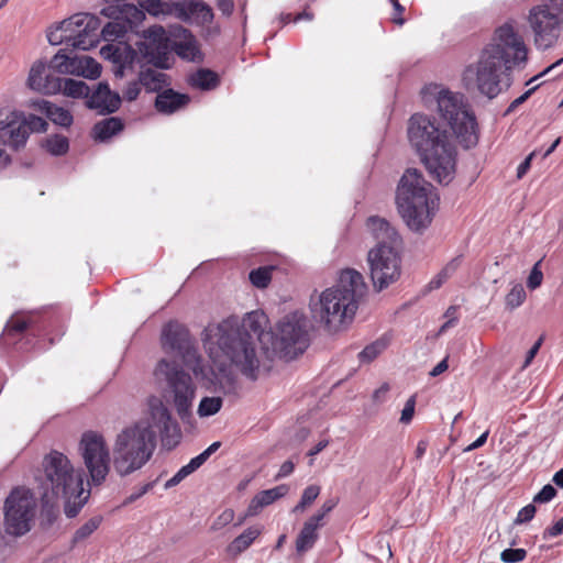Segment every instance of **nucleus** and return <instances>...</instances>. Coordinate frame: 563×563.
<instances>
[{
	"label": "nucleus",
	"mask_w": 563,
	"mask_h": 563,
	"mask_svg": "<svg viewBox=\"0 0 563 563\" xmlns=\"http://www.w3.org/2000/svg\"><path fill=\"white\" fill-rule=\"evenodd\" d=\"M37 500L26 488L13 489L4 501V530L13 537L26 534L34 522Z\"/></svg>",
	"instance_id": "obj_14"
},
{
	"label": "nucleus",
	"mask_w": 563,
	"mask_h": 563,
	"mask_svg": "<svg viewBox=\"0 0 563 563\" xmlns=\"http://www.w3.org/2000/svg\"><path fill=\"white\" fill-rule=\"evenodd\" d=\"M106 3L100 11L101 15L110 19L99 32L107 42H115L123 38L134 25L141 24L145 20V14L133 3H126L122 0H102Z\"/></svg>",
	"instance_id": "obj_18"
},
{
	"label": "nucleus",
	"mask_w": 563,
	"mask_h": 563,
	"mask_svg": "<svg viewBox=\"0 0 563 563\" xmlns=\"http://www.w3.org/2000/svg\"><path fill=\"white\" fill-rule=\"evenodd\" d=\"M122 129L123 124L120 119L108 118L95 124L92 132L96 140L107 141L121 132Z\"/></svg>",
	"instance_id": "obj_35"
},
{
	"label": "nucleus",
	"mask_w": 563,
	"mask_h": 563,
	"mask_svg": "<svg viewBox=\"0 0 563 563\" xmlns=\"http://www.w3.org/2000/svg\"><path fill=\"white\" fill-rule=\"evenodd\" d=\"M540 265H541V261H538L533 265V267H532V269L530 272V275H529L528 280H527V286L530 289H536V288L540 287L541 284H542L543 274L541 272Z\"/></svg>",
	"instance_id": "obj_48"
},
{
	"label": "nucleus",
	"mask_w": 563,
	"mask_h": 563,
	"mask_svg": "<svg viewBox=\"0 0 563 563\" xmlns=\"http://www.w3.org/2000/svg\"><path fill=\"white\" fill-rule=\"evenodd\" d=\"M188 82L194 88L211 90L219 85V76L210 69L200 68L189 76Z\"/></svg>",
	"instance_id": "obj_33"
},
{
	"label": "nucleus",
	"mask_w": 563,
	"mask_h": 563,
	"mask_svg": "<svg viewBox=\"0 0 563 563\" xmlns=\"http://www.w3.org/2000/svg\"><path fill=\"white\" fill-rule=\"evenodd\" d=\"M142 84L140 82V78L131 80L126 84L125 88L122 91V96L128 101H134L139 98L141 90H142Z\"/></svg>",
	"instance_id": "obj_47"
},
{
	"label": "nucleus",
	"mask_w": 563,
	"mask_h": 563,
	"mask_svg": "<svg viewBox=\"0 0 563 563\" xmlns=\"http://www.w3.org/2000/svg\"><path fill=\"white\" fill-rule=\"evenodd\" d=\"M26 84L30 89L44 95H54L60 90V78L48 75L47 65L41 59L32 64Z\"/></svg>",
	"instance_id": "obj_20"
},
{
	"label": "nucleus",
	"mask_w": 563,
	"mask_h": 563,
	"mask_svg": "<svg viewBox=\"0 0 563 563\" xmlns=\"http://www.w3.org/2000/svg\"><path fill=\"white\" fill-rule=\"evenodd\" d=\"M223 405L221 397H203L197 408V413L200 418H208L217 415Z\"/></svg>",
	"instance_id": "obj_39"
},
{
	"label": "nucleus",
	"mask_w": 563,
	"mask_h": 563,
	"mask_svg": "<svg viewBox=\"0 0 563 563\" xmlns=\"http://www.w3.org/2000/svg\"><path fill=\"white\" fill-rule=\"evenodd\" d=\"M386 349V343L377 340L367 346H365L358 354V358L361 362L369 363L375 360L384 350Z\"/></svg>",
	"instance_id": "obj_41"
},
{
	"label": "nucleus",
	"mask_w": 563,
	"mask_h": 563,
	"mask_svg": "<svg viewBox=\"0 0 563 563\" xmlns=\"http://www.w3.org/2000/svg\"><path fill=\"white\" fill-rule=\"evenodd\" d=\"M190 98L188 95L178 93L173 89L161 91L155 100V108L158 112L170 114L186 107Z\"/></svg>",
	"instance_id": "obj_28"
},
{
	"label": "nucleus",
	"mask_w": 563,
	"mask_h": 563,
	"mask_svg": "<svg viewBox=\"0 0 563 563\" xmlns=\"http://www.w3.org/2000/svg\"><path fill=\"white\" fill-rule=\"evenodd\" d=\"M400 246L376 245L367 255L374 287L383 290L396 283L401 275Z\"/></svg>",
	"instance_id": "obj_19"
},
{
	"label": "nucleus",
	"mask_w": 563,
	"mask_h": 563,
	"mask_svg": "<svg viewBox=\"0 0 563 563\" xmlns=\"http://www.w3.org/2000/svg\"><path fill=\"white\" fill-rule=\"evenodd\" d=\"M220 446V442H213L203 452L191 459L188 464L184 465L172 478L165 483V489H169L178 485L187 476L198 470Z\"/></svg>",
	"instance_id": "obj_27"
},
{
	"label": "nucleus",
	"mask_w": 563,
	"mask_h": 563,
	"mask_svg": "<svg viewBox=\"0 0 563 563\" xmlns=\"http://www.w3.org/2000/svg\"><path fill=\"white\" fill-rule=\"evenodd\" d=\"M537 87H532L531 89L527 90L525 93H522L520 97H518L517 99H515L510 106L508 107L507 109V113L508 112H511L514 111L517 107H519L520 104H522L529 97L530 95L536 90Z\"/></svg>",
	"instance_id": "obj_60"
},
{
	"label": "nucleus",
	"mask_w": 563,
	"mask_h": 563,
	"mask_svg": "<svg viewBox=\"0 0 563 563\" xmlns=\"http://www.w3.org/2000/svg\"><path fill=\"white\" fill-rule=\"evenodd\" d=\"M27 322L24 319L11 320L5 329L7 334H19L27 329Z\"/></svg>",
	"instance_id": "obj_55"
},
{
	"label": "nucleus",
	"mask_w": 563,
	"mask_h": 563,
	"mask_svg": "<svg viewBox=\"0 0 563 563\" xmlns=\"http://www.w3.org/2000/svg\"><path fill=\"white\" fill-rule=\"evenodd\" d=\"M173 51L181 59L192 63H200L203 55L196 37L186 29H180L179 37L173 43Z\"/></svg>",
	"instance_id": "obj_24"
},
{
	"label": "nucleus",
	"mask_w": 563,
	"mask_h": 563,
	"mask_svg": "<svg viewBox=\"0 0 563 563\" xmlns=\"http://www.w3.org/2000/svg\"><path fill=\"white\" fill-rule=\"evenodd\" d=\"M365 292L363 275L355 269H344L335 285L310 296L311 318L327 331L339 332L353 321Z\"/></svg>",
	"instance_id": "obj_4"
},
{
	"label": "nucleus",
	"mask_w": 563,
	"mask_h": 563,
	"mask_svg": "<svg viewBox=\"0 0 563 563\" xmlns=\"http://www.w3.org/2000/svg\"><path fill=\"white\" fill-rule=\"evenodd\" d=\"M389 389V385L387 383H384L373 393V400L376 402H383L386 399Z\"/></svg>",
	"instance_id": "obj_59"
},
{
	"label": "nucleus",
	"mask_w": 563,
	"mask_h": 563,
	"mask_svg": "<svg viewBox=\"0 0 563 563\" xmlns=\"http://www.w3.org/2000/svg\"><path fill=\"white\" fill-rule=\"evenodd\" d=\"M389 2L391 3L393 8H394V13H393V22L398 24V25H402L405 23V19L401 16L405 8L399 3L398 0H389Z\"/></svg>",
	"instance_id": "obj_57"
},
{
	"label": "nucleus",
	"mask_w": 563,
	"mask_h": 563,
	"mask_svg": "<svg viewBox=\"0 0 563 563\" xmlns=\"http://www.w3.org/2000/svg\"><path fill=\"white\" fill-rule=\"evenodd\" d=\"M78 450L93 485H101L111 467L110 450L104 437L97 431L82 433Z\"/></svg>",
	"instance_id": "obj_17"
},
{
	"label": "nucleus",
	"mask_w": 563,
	"mask_h": 563,
	"mask_svg": "<svg viewBox=\"0 0 563 563\" xmlns=\"http://www.w3.org/2000/svg\"><path fill=\"white\" fill-rule=\"evenodd\" d=\"M308 345V320L305 313L292 311L283 317L275 333V347L280 356L292 360L302 354Z\"/></svg>",
	"instance_id": "obj_15"
},
{
	"label": "nucleus",
	"mask_w": 563,
	"mask_h": 563,
	"mask_svg": "<svg viewBox=\"0 0 563 563\" xmlns=\"http://www.w3.org/2000/svg\"><path fill=\"white\" fill-rule=\"evenodd\" d=\"M295 470V464L291 462V461H285L278 473L276 474V479H280V478H284L288 475H290Z\"/></svg>",
	"instance_id": "obj_61"
},
{
	"label": "nucleus",
	"mask_w": 563,
	"mask_h": 563,
	"mask_svg": "<svg viewBox=\"0 0 563 563\" xmlns=\"http://www.w3.org/2000/svg\"><path fill=\"white\" fill-rule=\"evenodd\" d=\"M444 317L448 320L440 328V333L445 332L448 328L452 327L457 321V308L455 306L449 307L444 313Z\"/></svg>",
	"instance_id": "obj_56"
},
{
	"label": "nucleus",
	"mask_w": 563,
	"mask_h": 563,
	"mask_svg": "<svg viewBox=\"0 0 563 563\" xmlns=\"http://www.w3.org/2000/svg\"><path fill=\"white\" fill-rule=\"evenodd\" d=\"M534 155H536V152L530 153L525 158V161L518 166V168H517V178L518 179H521L527 174V172L530 169L531 162H532Z\"/></svg>",
	"instance_id": "obj_58"
},
{
	"label": "nucleus",
	"mask_w": 563,
	"mask_h": 563,
	"mask_svg": "<svg viewBox=\"0 0 563 563\" xmlns=\"http://www.w3.org/2000/svg\"><path fill=\"white\" fill-rule=\"evenodd\" d=\"M235 517V512L231 508L224 509L212 522L210 529L218 531L230 525Z\"/></svg>",
	"instance_id": "obj_46"
},
{
	"label": "nucleus",
	"mask_w": 563,
	"mask_h": 563,
	"mask_svg": "<svg viewBox=\"0 0 563 563\" xmlns=\"http://www.w3.org/2000/svg\"><path fill=\"white\" fill-rule=\"evenodd\" d=\"M527 558V551L525 549H506L500 553V560L504 563H519L525 561Z\"/></svg>",
	"instance_id": "obj_45"
},
{
	"label": "nucleus",
	"mask_w": 563,
	"mask_h": 563,
	"mask_svg": "<svg viewBox=\"0 0 563 563\" xmlns=\"http://www.w3.org/2000/svg\"><path fill=\"white\" fill-rule=\"evenodd\" d=\"M415 407H416V398L415 396H411L405 404L404 409L401 410L400 416V422L408 424L415 415Z\"/></svg>",
	"instance_id": "obj_52"
},
{
	"label": "nucleus",
	"mask_w": 563,
	"mask_h": 563,
	"mask_svg": "<svg viewBox=\"0 0 563 563\" xmlns=\"http://www.w3.org/2000/svg\"><path fill=\"white\" fill-rule=\"evenodd\" d=\"M262 532L263 527L260 525L246 528L242 533L235 537L227 547L228 554L233 558L239 556L254 543V541L262 534Z\"/></svg>",
	"instance_id": "obj_29"
},
{
	"label": "nucleus",
	"mask_w": 563,
	"mask_h": 563,
	"mask_svg": "<svg viewBox=\"0 0 563 563\" xmlns=\"http://www.w3.org/2000/svg\"><path fill=\"white\" fill-rule=\"evenodd\" d=\"M407 135L430 176L440 184H450L455 175L456 151L448 131L435 119L415 113L408 121Z\"/></svg>",
	"instance_id": "obj_5"
},
{
	"label": "nucleus",
	"mask_w": 563,
	"mask_h": 563,
	"mask_svg": "<svg viewBox=\"0 0 563 563\" xmlns=\"http://www.w3.org/2000/svg\"><path fill=\"white\" fill-rule=\"evenodd\" d=\"M528 24L538 49L553 47L563 30V0H543L530 8Z\"/></svg>",
	"instance_id": "obj_12"
},
{
	"label": "nucleus",
	"mask_w": 563,
	"mask_h": 563,
	"mask_svg": "<svg viewBox=\"0 0 563 563\" xmlns=\"http://www.w3.org/2000/svg\"><path fill=\"white\" fill-rule=\"evenodd\" d=\"M526 299V291L522 285L516 284L506 296V306L515 309L523 303Z\"/></svg>",
	"instance_id": "obj_43"
},
{
	"label": "nucleus",
	"mask_w": 563,
	"mask_h": 563,
	"mask_svg": "<svg viewBox=\"0 0 563 563\" xmlns=\"http://www.w3.org/2000/svg\"><path fill=\"white\" fill-rule=\"evenodd\" d=\"M440 197L423 175L408 168L399 180L396 194L398 212L409 230L422 233L432 223Z\"/></svg>",
	"instance_id": "obj_6"
},
{
	"label": "nucleus",
	"mask_w": 563,
	"mask_h": 563,
	"mask_svg": "<svg viewBox=\"0 0 563 563\" xmlns=\"http://www.w3.org/2000/svg\"><path fill=\"white\" fill-rule=\"evenodd\" d=\"M33 104L36 109L44 112L53 123L64 128H68L71 125L73 115L68 110L44 99H40L35 101Z\"/></svg>",
	"instance_id": "obj_31"
},
{
	"label": "nucleus",
	"mask_w": 563,
	"mask_h": 563,
	"mask_svg": "<svg viewBox=\"0 0 563 563\" xmlns=\"http://www.w3.org/2000/svg\"><path fill=\"white\" fill-rule=\"evenodd\" d=\"M563 533V517L552 526L547 527L542 532V539L549 540Z\"/></svg>",
	"instance_id": "obj_53"
},
{
	"label": "nucleus",
	"mask_w": 563,
	"mask_h": 563,
	"mask_svg": "<svg viewBox=\"0 0 563 563\" xmlns=\"http://www.w3.org/2000/svg\"><path fill=\"white\" fill-rule=\"evenodd\" d=\"M536 511H537V509L533 504H529V505L525 506L523 508H521L519 510V512L515 519V523L521 525V523L531 521L536 515Z\"/></svg>",
	"instance_id": "obj_51"
},
{
	"label": "nucleus",
	"mask_w": 563,
	"mask_h": 563,
	"mask_svg": "<svg viewBox=\"0 0 563 563\" xmlns=\"http://www.w3.org/2000/svg\"><path fill=\"white\" fill-rule=\"evenodd\" d=\"M288 492V485L282 484L257 493L250 501L245 517H253L258 515L264 507H267L276 500L285 497Z\"/></svg>",
	"instance_id": "obj_26"
},
{
	"label": "nucleus",
	"mask_w": 563,
	"mask_h": 563,
	"mask_svg": "<svg viewBox=\"0 0 563 563\" xmlns=\"http://www.w3.org/2000/svg\"><path fill=\"white\" fill-rule=\"evenodd\" d=\"M161 344L165 353L179 357L196 377H207L202 358L184 324L178 321L167 322L162 329Z\"/></svg>",
	"instance_id": "obj_13"
},
{
	"label": "nucleus",
	"mask_w": 563,
	"mask_h": 563,
	"mask_svg": "<svg viewBox=\"0 0 563 563\" xmlns=\"http://www.w3.org/2000/svg\"><path fill=\"white\" fill-rule=\"evenodd\" d=\"M439 115L448 122L460 143L468 148L478 142V125L464 95L440 89L435 96Z\"/></svg>",
	"instance_id": "obj_9"
},
{
	"label": "nucleus",
	"mask_w": 563,
	"mask_h": 563,
	"mask_svg": "<svg viewBox=\"0 0 563 563\" xmlns=\"http://www.w3.org/2000/svg\"><path fill=\"white\" fill-rule=\"evenodd\" d=\"M137 9L144 14L147 12L152 16L174 15L175 2H165L163 0H136Z\"/></svg>",
	"instance_id": "obj_34"
},
{
	"label": "nucleus",
	"mask_w": 563,
	"mask_h": 563,
	"mask_svg": "<svg viewBox=\"0 0 563 563\" xmlns=\"http://www.w3.org/2000/svg\"><path fill=\"white\" fill-rule=\"evenodd\" d=\"M527 59L528 48L523 38L511 24L505 23L495 31L478 60L466 66L463 82L466 88L474 87L489 99L496 98L503 85L510 86L508 71L525 66Z\"/></svg>",
	"instance_id": "obj_2"
},
{
	"label": "nucleus",
	"mask_w": 563,
	"mask_h": 563,
	"mask_svg": "<svg viewBox=\"0 0 563 563\" xmlns=\"http://www.w3.org/2000/svg\"><path fill=\"white\" fill-rule=\"evenodd\" d=\"M323 526V523L313 522L311 518H309L302 526L296 538V551L298 554H303L307 551L311 550L316 544L319 533L318 530Z\"/></svg>",
	"instance_id": "obj_30"
},
{
	"label": "nucleus",
	"mask_w": 563,
	"mask_h": 563,
	"mask_svg": "<svg viewBox=\"0 0 563 563\" xmlns=\"http://www.w3.org/2000/svg\"><path fill=\"white\" fill-rule=\"evenodd\" d=\"M366 231L377 245L401 246V238L397 230L384 218L372 216L366 220Z\"/></svg>",
	"instance_id": "obj_21"
},
{
	"label": "nucleus",
	"mask_w": 563,
	"mask_h": 563,
	"mask_svg": "<svg viewBox=\"0 0 563 563\" xmlns=\"http://www.w3.org/2000/svg\"><path fill=\"white\" fill-rule=\"evenodd\" d=\"M78 56L67 54L59 49L51 59L48 67L60 75H76L78 73Z\"/></svg>",
	"instance_id": "obj_32"
},
{
	"label": "nucleus",
	"mask_w": 563,
	"mask_h": 563,
	"mask_svg": "<svg viewBox=\"0 0 563 563\" xmlns=\"http://www.w3.org/2000/svg\"><path fill=\"white\" fill-rule=\"evenodd\" d=\"M336 504H338V501L333 498L327 499L322 504L320 509L314 515H312L310 518L312 519L313 522L322 523L323 518L334 509Z\"/></svg>",
	"instance_id": "obj_50"
},
{
	"label": "nucleus",
	"mask_w": 563,
	"mask_h": 563,
	"mask_svg": "<svg viewBox=\"0 0 563 563\" xmlns=\"http://www.w3.org/2000/svg\"><path fill=\"white\" fill-rule=\"evenodd\" d=\"M140 65L139 78L146 92H158L169 85L168 76L161 71V68H152L146 62L136 63Z\"/></svg>",
	"instance_id": "obj_25"
},
{
	"label": "nucleus",
	"mask_w": 563,
	"mask_h": 563,
	"mask_svg": "<svg viewBox=\"0 0 563 563\" xmlns=\"http://www.w3.org/2000/svg\"><path fill=\"white\" fill-rule=\"evenodd\" d=\"M272 279V269L269 267H260L250 273L251 283L257 288H265Z\"/></svg>",
	"instance_id": "obj_42"
},
{
	"label": "nucleus",
	"mask_w": 563,
	"mask_h": 563,
	"mask_svg": "<svg viewBox=\"0 0 563 563\" xmlns=\"http://www.w3.org/2000/svg\"><path fill=\"white\" fill-rule=\"evenodd\" d=\"M12 163V156L8 148L0 142V168H5Z\"/></svg>",
	"instance_id": "obj_62"
},
{
	"label": "nucleus",
	"mask_w": 563,
	"mask_h": 563,
	"mask_svg": "<svg viewBox=\"0 0 563 563\" xmlns=\"http://www.w3.org/2000/svg\"><path fill=\"white\" fill-rule=\"evenodd\" d=\"M320 490V486L309 485L303 489L300 500L310 506L318 498Z\"/></svg>",
	"instance_id": "obj_54"
},
{
	"label": "nucleus",
	"mask_w": 563,
	"mask_h": 563,
	"mask_svg": "<svg viewBox=\"0 0 563 563\" xmlns=\"http://www.w3.org/2000/svg\"><path fill=\"white\" fill-rule=\"evenodd\" d=\"M121 98L119 93L112 92L108 84L100 82L95 91L88 96L87 106L100 113H111L119 109Z\"/></svg>",
	"instance_id": "obj_23"
},
{
	"label": "nucleus",
	"mask_w": 563,
	"mask_h": 563,
	"mask_svg": "<svg viewBox=\"0 0 563 563\" xmlns=\"http://www.w3.org/2000/svg\"><path fill=\"white\" fill-rule=\"evenodd\" d=\"M144 41L136 43V48L125 42L109 43L101 47L100 54L113 64L117 78L133 71L135 63L146 62L157 68L168 67L167 51L169 37L162 25H152L142 32Z\"/></svg>",
	"instance_id": "obj_7"
},
{
	"label": "nucleus",
	"mask_w": 563,
	"mask_h": 563,
	"mask_svg": "<svg viewBox=\"0 0 563 563\" xmlns=\"http://www.w3.org/2000/svg\"><path fill=\"white\" fill-rule=\"evenodd\" d=\"M541 343H542V339H539L533 345L532 347L528 351L527 355H526V361H525V364H523V367H527L530 365V363L532 362V360L534 358V356L537 355L540 346H541Z\"/></svg>",
	"instance_id": "obj_63"
},
{
	"label": "nucleus",
	"mask_w": 563,
	"mask_h": 563,
	"mask_svg": "<svg viewBox=\"0 0 563 563\" xmlns=\"http://www.w3.org/2000/svg\"><path fill=\"white\" fill-rule=\"evenodd\" d=\"M172 419L161 399L151 398L148 415L123 428L115 437L113 467L120 476L141 470L152 459L156 448V432L167 433Z\"/></svg>",
	"instance_id": "obj_3"
},
{
	"label": "nucleus",
	"mask_w": 563,
	"mask_h": 563,
	"mask_svg": "<svg viewBox=\"0 0 563 563\" xmlns=\"http://www.w3.org/2000/svg\"><path fill=\"white\" fill-rule=\"evenodd\" d=\"M100 20L87 12H78L52 24L46 31L52 45L66 43L75 48L88 51L99 44Z\"/></svg>",
	"instance_id": "obj_10"
},
{
	"label": "nucleus",
	"mask_w": 563,
	"mask_h": 563,
	"mask_svg": "<svg viewBox=\"0 0 563 563\" xmlns=\"http://www.w3.org/2000/svg\"><path fill=\"white\" fill-rule=\"evenodd\" d=\"M47 122L35 114H26L13 107L0 108V142L8 152H20L25 148L32 133L45 132Z\"/></svg>",
	"instance_id": "obj_11"
},
{
	"label": "nucleus",
	"mask_w": 563,
	"mask_h": 563,
	"mask_svg": "<svg viewBox=\"0 0 563 563\" xmlns=\"http://www.w3.org/2000/svg\"><path fill=\"white\" fill-rule=\"evenodd\" d=\"M459 261L453 260L450 262L429 283L431 289H437L456 271Z\"/></svg>",
	"instance_id": "obj_44"
},
{
	"label": "nucleus",
	"mask_w": 563,
	"mask_h": 563,
	"mask_svg": "<svg viewBox=\"0 0 563 563\" xmlns=\"http://www.w3.org/2000/svg\"><path fill=\"white\" fill-rule=\"evenodd\" d=\"M175 16L184 22L196 21L198 23H210L213 19L209 5L196 0H181L175 2Z\"/></svg>",
	"instance_id": "obj_22"
},
{
	"label": "nucleus",
	"mask_w": 563,
	"mask_h": 563,
	"mask_svg": "<svg viewBox=\"0 0 563 563\" xmlns=\"http://www.w3.org/2000/svg\"><path fill=\"white\" fill-rule=\"evenodd\" d=\"M155 375L167 382L173 396V404L181 420L191 416L192 401L196 397V385L191 376L167 360H161L155 368Z\"/></svg>",
	"instance_id": "obj_16"
},
{
	"label": "nucleus",
	"mask_w": 563,
	"mask_h": 563,
	"mask_svg": "<svg viewBox=\"0 0 563 563\" xmlns=\"http://www.w3.org/2000/svg\"><path fill=\"white\" fill-rule=\"evenodd\" d=\"M44 147L52 155L58 156L68 151L69 143L66 136L56 134L46 139Z\"/></svg>",
	"instance_id": "obj_40"
},
{
	"label": "nucleus",
	"mask_w": 563,
	"mask_h": 563,
	"mask_svg": "<svg viewBox=\"0 0 563 563\" xmlns=\"http://www.w3.org/2000/svg\"><path fill=\"white\" fill-rule=\"evenodd\" d=\"M556 494H558L556 489L551 484H547L533 497V503H536V504L549 503L556 496Z\"/></svg>",
	"instance_id": "obj_49"
},
{
	"label": "nucleus",
	"mask_w": 563,
	"mask_h": 563,
	"mask_svg": "<svg viewBox=\"0 0 563 563\" xmlns=\"http://www.w3.org/2000/svg\"><path fill=\"white\" fill-rule=\"evenodd\" d=\"M268 323L266 313L258 309L245 313L242 320L230 316L205 328L201 338L203 347L212 362L213 379L222 388L234 384L231 365H235L246 377L256 378L260 361L252 335L261 340Z\"/></svg>",
	"instance_id": "obj_1"
},
{
	"label": "nucleus",
	"mask_w": 563,
	"mask_h": 563,
	"mask_svg": "<svg viewBox=\"0 0 563 563\" xmlns=\"http://www.w3.org/2000/svg\"><path fill=\"white\" fill-rule=\"evenodd\" d=\"M102 518L95 516L81 525L71 538V548L87 540L101 525Z\"/></svg>",
	"instance_id": "obj_37"
},
{
	"label": "nucleus",
	"mask_w": 563,
	"mask_h": 563,
	"mask_svg": "<svg viewBox=\"0 0 563 563\" xmlns=\"http://www.w3.org/2000/svg\"><path fill=\"white\" fill-rule=\"evenodd\" d=\"M65 96L71 98H88L90 88L81 80L71 78L60 79V90Z\"/></svg>",
	"instance_id": "obj_36"
},
{
	"label": "nucleus",
	"mask_w": 563,
	"mask_h": 563,
	"mask_svg": "<svg viewBox=\"0 0 563 563\" xmlns=\"http://www.w3.org/2000/svg\"><path fill=\"white\" fill-rule=\"evenodd\" d=\"M101 75L100 64L92 57L81 56L78 60V73L76 76H82L88 79H96Z\"/></svg>",
	"instance_id": "obj_38"
},
{
	"label": "nucleus",
	"mask_w": 563,
	"mask_h": 563,
	"mask_svg": "<svg viewBox=\"0 0 563 563\" xmlns=\"http://www.w3.org/2000/svg\"><path fill=\"white\" fill-rule=\"evenodd\" d=\"M43 467V498L46 503L54 498L65 499V515L68 518L76 517L90 496V490L84 487L82 475L75 472L69 459L57 451H52L44 457Z\"/></svg>",
	"instance_id": "obj_8"
},
{
	"label": "nucleus",
	"mask_w": 563,
	"mask_h": 563,
	"mask_svg": "<svg viewBox=\"0 0 563 563\" xmlns=\"http://www.w3.org/2000/svg\"><path fill=\"white\" fill-rule=\"evenodd\" d=\"M217 8L225 15H230L234 4L232 0H217Z\"/></svg>",
	"instance_id": "obj_64"
}]
</instances>
